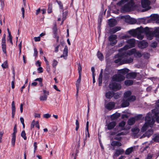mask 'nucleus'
I'll list each match as a JSON object with an SVG mask.
<instances>
[{"label":"nucleus","mask_w":159,"mask_h":159,"mask_svg":"<svg viewBox=\"0 0 159 159\" xmlns=\"http://www.w3.org/2000/svg\"><path fill=\"white\" fill-rule=\"evenodd\" d=\"M153 155V154L152 152L148 153L145 159H152Z\"/></svg>","instance_id":"a18cd8bd"},{"label":"nucleus","mask_w":159,"mask_h":159,"mask_svg":"<svg viewBox=\"0 0 159 159\" xmlns=\"http://www.w3.org/2000/svg\"><path fill=\"white\" fill-rule=\"evenodd\" d=\"M150 2L148 0H142L141 5L142 7L145 8L144 10H142V11H144L149 9L150 8L149 6Z\"/></svg>","instance_id":"6e6552de"},{"label":"nucleus","mask_w":159,"mask_h":159,"mask_svg":"<svg viewBox=\"0 0 159 159\" xmlns=\"http://www.w3.org/2000/svg\"><path fill=\"white\" fill-rule=\"evenodd\" d=\"M131 93L129 91L125 92L124 93V98L127 100L131 95Z\"/></svg>","instance_id":"c85d7f7f"},{"label":"nucleus","mask_w":159,"mask_h":159,"mask_svg":"<svg viewBox=\"0 0 159 159\" xmlns=\"http://www.w3.org/2000/svg\"><path fill=\"white\" fill-rule=\"evenodd\" d=\"M57 2L59 5L60 8L61 9H63V7L62 2L60 1H57Z\"/></svg>","instance_id":"4d7b16f0"},{"label":"nucleus","mask_w":159,"mask_h":159,"mask_svg":"<svg viewBox=\"0 0 159 159\" xmlns=\"http://www.w3.org/2000/svg\"><path fill=\"white\" fill-rule=\"evenodd\" d=\"M109 88L110 89L115 91H116L120 89L121 86L120 85L116 82L112 81L109 85Z\"/></svg>","instance_id":"423d86ee"},{"label":"nucleus","mask_w":159,"mask_h":159,"mask_svg":"<svg viewBox=\"0 0 159 159\" xmlns=\"http://www.w3.org/2000/svg\"><path fill=\"white\" fill-rule=\"evenodd\" d=\"M124 152V151L122 149H116L114 154L113 156V158H115L119 155L122 154Z\"/></svg>","instance_id":"ddd939ff"},{"label":"nucleus","mask_w":159,"mask_h":159,"mask_svg":"<svg viewBox=\"0 0 159 159\" xmlns=\"http://www.w3.org/2000/svg\"><path fill=\"white\" fill-rule=\"evenodd\" d=\"M153 137V140L154 141L157 142H159V135L154 134Z\"/></svg>","instance_id":"473e14b6"},{"label":"nucleus","mask_w":159,"mask_h":159,"mask_svg":"<svg viewBox=\"0 0 159 159\" xmlns=\"http://www.w3.org/2000/svg\"><path fill=\"white\" fill-rule=\"evenodd\" d=\"M133 81L132 80H125V85H130L132 84Z\"/></svg>","instance_id":"58836bf2"},{"label":"nucleus","mask_w":159,"mask_h":159,"mask_svg":"<svg viewBox=\"0 0 159 159\" xmlns=\"http://www.w3.org/2000/svg\"><path fill=\"white\" fill-rule=\"evenodd\" d=\"M152 113L154 117L156 119V121L159 123V111L156 109L152 110Z\"/></svg>","instance_id":"f8f14e48"},{"label":"nucleus","mask_w":159,"mask_h":159,"mask_svg":"<svg viewBox=\"0 0 159 159\" xmlns=\"http://www.w3.org/2000/svg\"><path fill=\"white\" fill-rule=\"evenodd\" d=\"M123 59V63L124 64L130 63L133 62V58L131 57H122Z\"/></svg>","instance_id":"4468645a"},{"label":"nucleus","mask_w":159,"mask_h":159,"mask_svg":"<svg viewBox=\"0 0 159 159\" xmlns=\"http://www.w3.org/2000/svg\"><path fill=\"white\" fill-rule=\"evenodd\" d=\"M102 74L99 75L98 78V84L99 86L101 85L102 83Z\"/></svg>","instance_id":"5fc2aeb1"},{"label":"nucleus","mask_w":159,"mask_h":159,"mask_svg":"<svg viewBox=\"0 0 159 159\" xmlns=\"http://www.w3.org/2000/svg\"><path fill=\"white\" fill-rule=\"evenodd\" d=\"M97 56L98 58L101 61L103 59L104 57L103 55L99 52L97 53Z\"/></svg>","instance_id":"a19ab883"},{"label":"nucleus","mask_w":159,"mask_h":159,"mask_svg":"<svg viewBox=\"0 0 159 159\" xmlns=\"http://www.w3.org/2000/svg\"><path fill=\"white\" fill-rule=\"evenodd\" d=\"M128 20H129L128 22L131 24H134L135 23L137 24V20L134 19L129 18Z\"/></svg>","instance_id":"2f4dec72"},{"label":"nucleus","mask_w":159,"mask_h":159,"mask_svg":"<svg viewBox=\"0 0 159 159\" xmlns=\"http://www.w3.org/2000/svg\"><path fill=\"white\" fill-rule=\"evenodd\" d=\"M120 30L121 28L120 27H116L110 29L109 32L111 34H114Z\"/></svg>","instance_id":"5701e85b"},{"label":"nucleus","mask_w":159,"mask_h":159,"mask_svg":"<svg viewBox=\"0 0 159 159\" xmlns=\"http://www.w3.org/2000/svg\"><path fill=\"white\" fill-rule=\"evenodd\" d=\"M116 125V123L115 121H112L108 123L107 125V129L109 130H110L114 128Z\"/></svg>","instance_id":"a211bd4d"},{"label":"nucleus","mask_w":159,"mask_h":159,"mask_svg":"<svg viewBox=\"0 0 159 159\" xmlns=\"http://www.w3.org/2000/svg\"><path fill=\"white\" fill-rule=\"evenodd\" d=\"M137 24H144L145 23V20L143 19H139L137 20Z\"/></svg>","instance_id":"49530a36"},{"label":"nucleus","mask_w":159,"mask_h":159,"mask_svg":"<svg viewBox=\"0 0 159 159\" xmlns=\"http://www.w3.org/2000/svg\"><path fill=\"white\" fill-rule=\"evenodd\" d=\"M142 117V115H139L134 118H130L128 120V123L129 125H132L135 122L136 120H138L141 118Z\"/></svg>","instance_id":"9b49d317"},{"label":"nucleus","mask_w":159,"mask_h":159,"mask_svg":"<svg viewBox=\"0 0 159 159\" xmlns=\"http://www.w3.org/2000/svg\"><path fill=\"white\" fill-rule=\"evenodd\" d=\"M13 131L14 132L12 134V135H16V134L17 132L16 125L14 126V127L13 129Z\"/></svg>","instance_id":"13d9d810"},{"label":"nucleus","mask_w":159,"mask_h":159,"mask_svg":"<svg viewBox=\"0 0 159 159\" xmlns=\"http://www.w3.org/2000/svg\"><path fill=\"white\" fill-rule=\"evenodd\" d=\"M154 34L156 35L157 36H159V30H156L154 31Z\"/></svg>","instance_id":"774afa93"},{"label":"nucleus","mask_w":159,"mask_h":159,"mask_svg":"<svg viewBox=\"0 0 159 159\" xmlns=\"http://www.w3.org/2000/svg\"><path fill=\"white\" fill-rule=\"evenodd\" d=\"M148 31V27L143 28L140 27L136 29L130 30L129 31V33L134 37L137 36V38L141 40L143 38L144 35L143 34L145 33V32H147Z\"/></svg>","instance_id":"f257e3e1"},{"label":"nucleus","mask_w":159,"mask_h":159,"mask_svg":"<svg viewBox=\"0 0 159 159\" xmlns=\"http://www.w3.org/2000/svg\"><path fill=\"white\" fill-rule=\"evenodd\" d=\"M138 46L141 48H146L148 45V43L146 41L143 40L140 41L138 43Z\"/></svg>","instance_id":"f3484780"},{"label":"nucleus","mask_w":159,"mask_h":159,"mask_svg":"<svg viewBox=\"0 0 159 159\" xmlns=\"http://www.w3.org/2000/svg\"><path fill=\"white\" fill-rule=\"evenodd\" d=\"M2 66L4 69L8 68V65L7 64V61L6 60L4 61V63L2 64Z\"/></svg>","instance_id":"de8ad7c7"},{"label":"nucleus","mask_w":159,"mask_h":159,"mask_svg":"<svg viewBox=\"0 0 159 159\" xmlns=\"http://www.w3.org/2000/svg\"><path fill=\"white\" fill-rule=\"evenodd\" d=\"M2 52L5 54H7L6 45L2 44Z\"/></svg>","instance_id":"3c124183"},{"label":"nucleus","mask_w":159,"mask_h":159,"mask_svg":"<svg viewBox=\"0 0 159 159\" xmlns=\"http://www.w3.org/2000/svg\"><path fill=\"white\" fill-rule=\"evenodd\" d=\"M125 79V77L119 73L114 75L112 77V80L113 81H120L124 80Z\"/></svg>","instance_id":"1a4fd4ad"},{"label":"nucleus","mask_w":159,"mask_h":159,"mask_svg":"<svg viewBox=\"0 0 159 159\" xmlns=\"http://www.w3.org/2000/svg\"><path fill=\"white\" fill-rule=\"evenodd\" d=\"M133 150V148L131 147L127 149L125 151V154L126 155H129L131 153Z\"/></svg>","instance_id":"e433bc0d"},{"label":"nucleus","mask_w":159,"mask_h":159,"mask_svg":"<svg viewBox=\"0 0 159 159\" xmlns=\"http://www.w3.org/2000/svg\"><path fill=\"white\" fill-rule=\"evenodd\" d=\"M113 94L114 92L109 91L106 93L105 96L107 98H111L113 96Z\"/></svg>","instance_id":"c756f323"},{"label":"nucleus","mask_w":159,"mask_h":159,"mask_svg":"<svg viewBox=\"0 0 159 159\" xmlns=\"http://www.w3.org/2000/svg\"><path fill=\"white\" fill-rule=\"evenodd\" d=\"M7 41H10V43L12 45L13 44V43L12 41V37L11 34H9L7 37Z\"/></svg>","instance_id":"603ef678"},{"label":"nucleus","mask_w":159,"mask_h":159,"mask_svg":"<svg viewBox=\"0 0 159 159\" xmlns=\"http://www.w3.org/2000/svg\"><path fill=\"white\" fill-rule=\"evenodd\" d=\"M129 102L128 100L125 99L124 98L123 102L121 104L122 107H124L129 106Z\"/></svg>","instance_id":"cd10ccee"},{"label":"nucleus","mask_w":159,"mask_h":159,"mask_svg":"<svg viewBox=\"0 0 159 159\" xmlns=\"http://www.w3.org/2000/svg\"><path fill=\"white\" fill-rule=\"evenodd\" d=\"M128 44L125 45L121 49L127 50L134 47L135 41V39H131L127 41Z\"/></svg>","instance_id":"39448f33"},{"label":"nucleus","mask_w":159,"mask_h":159,"mask_svg":"<svg viewBox=\"0 0 159 159\" xmlns=\"http://www.w3.org/2000/svg\"><path fill=\"white\" fill-rule=\"evenodd\" d=\"M131 130L134 134H137L139 131V129L137 127H135L132 129Z\"/></svg>","instance_id":"f704fd0d"},{"label":"nucleus","mask_w":159,"mask_h":159,"mask_svg":"<svg viewBox=\"0 0 159 159\" xmlns=\"http://www.w3.org/2000/svg\"><path fill=\"white\" fill-rule=\"evenodd\" d=\"M136 99V98L135 96H130L127 99L129 102H133L135 101Z\"/></svg>","instance_id":"37998d69"},{"label":"nucleus","mask_w":159,"mask_h":159,"mask_svg":"<svg viewBox=\"0 0 159 159\" xmlns=\"http://www.w3.org/2000/svg\"><path fill=\"white\" fill-rule=\"evenodd\" d=\"M51 116V115L48 114H46L43 115V117L46 118H48Z\"/></svg>","instance_id":"338daca9"},{"label":"nucleus","mask_w":159,"mask_h":159,"mask_svg":"<svg viewBox=\"0 0 159 159\" xmlns=\"http://www.w3.org/2000/svg\"><path fill=\"white\" fill-rule=\"evenodd\" d=\"M58 63V62L56 60H54L52 64V66L53 67H55Z\"/></svg>","instance_id":"69168bd1"},{"label":"nucleus","mask_w":159,"mask_h":159,"mask_svg":"<svg viewBox=\"0 0 159 159\" xmlns=\"http://www.w3.org/2000/svg\"><path fill=\"white\" fill-rule=\"evenodd\" d=\"M68 52L67 47L65 46L63 50V54L60 57L61 58L63 57L64 59H66L65 57H66L67 56Z\"/></svg>","instance_id":"b1692460"},{"label":"nucleus","mask_w":159,"mask_h":159,"mask_svg":"<svg viewBox=\"0 0 159 159\" xmlns=\"http://www.w3.org/2000/svg\"><path fill=\"white\" fill-rule=\"evenodd\" d=\"M129 70L127 68H124L119 70L118 71V73L123 75L129 72Z\"/></svg>","instance_id":"a878e982"},{"label":"nucleus","mask_w":159,"mask_h":159,"mask_svg":"<svg viewBox=\"0 0 159 159\" xmlns=\"http://www.w3.org/2000/svg\"><path fill=\"white\" fill-rule=\"evenodd\" d=\"M155 109H156L159 111V99L156 102V108Z\"/></svg>","instance_id":"0e129e2a"},{"label":"nucleus","mask_w":159,"mask_h":159,"mask_svg":"<svg viewBox=\"0 0 159 159\" xmlns=\"http://www.w3.org/2000/svg\"><path fill=\"white\" fill-rule=\"evenodd\" d=\"M52 3H49L48 9V13H50L52 12Z\"/></svg>","instance_id":"09e8293b"},{"label":"nucleus","mask_w":159,"mask_h":159,"mask_svg":"<svg viewBox=\"0 0 159 159\" xmlns=\"http://www.w3.org/2000/svg\"><path fill=\"white\" fill-rule=\"evenodd\" d=\"M21 136L24 140H26L27 139V137L26 136V134L25 130L22 131L21 134Z\"/></svg>","instance_id":"8fccbe9b"},{"label":"nucleus","mask_w":159,"mask_h":159,"mask_svg":"<svg viewBox=\"0 0 159 159\" xmlns=\"http://www.w3.org/2000/svg\"><path fill=\"white\" fill-rule=\"evenodd\" d=\"M34 56H35V57H36L38 56V52L37 49L36 48H34Z\"/></svg>","instance_id":"bf43d9fd"},{"label":"nucleus","mask_w":159,"mask_h":159,"mask_svg":"<svg viewBox=\"0 0 159 159\" xmlns=\"http://www.w3.org/2000/svg\"><path fill=\"white\" fill-rule=\"evenodd\" d=\"M145 34H146L147 38L149 40H151L152 39L154 34L151 32L149 31V29L148 28V31L147 32H145Z\"/></svg>","instance_id":"6ab92c4d"},{"label":"nucleus","mask_w":159,"mask_h":159,"mask_svg":"<svg viewBox=\"0 0 159 159\" xmlns=\"http://www.w3.org/2000/svg\"><path fill=\"white\" fill-rule=\"evenodd\" d=\"M11 144L14 146L15 144L16 141V135H12Z\"/></svg>","instance_id":"4c0bfd02"},{"label":"nucleus","mask_w":159,"mask_h":159,"mask_svg":"<svg viewBox=\"0 0 159 159\" xmlns=\"http://www.w3.org/2000/svg\"><path fill=\"white\" fill-rule=\"evenodd\" d=\"M117 36L115 34L111 35L109 37V40L110 42V44L112 46L115 45L117 42Z\"/></svg>","instance_id":"9d476101"},{"label":"nucleus","mask_w":159,"mask_h":159,"mask_svg":"<svg viewBox=\"0 0 159 159\" xmlns=\"http://www.w3.org/2000/svg\"><path fill=\"white\" fill-rule=\"evenodd\" d=\"M153 133V131L151 129H150L146 132L145 134V135L146 136H147L148 137H149Z\"/></svg>","instance_id":"72a5a7b5"},{"label":"nucleus","mask_w":159,"mask_h":159,"mask_svg":"<svg viewBox=\"0 0 159 159\" xmlns=\"http://www.w3.org/2000/svg\"><path fill=\"white\" fill-rule=\"evenodd\" d=\"M83 139L84 145H85L86 141L87 139V137H89V122L87 121L86 123V127L85 131L83 133Z\"/></svg>","instance_id":"0eeeda50"},{"label":"nucleus","mask_w":159,"mask_h":159,"mask_svg":"<svg viewBox=\"0 0 159 159\" xmlns=\"http://www.w3.org/2000/svg\"><path fill=\"white\" fill-rule=\"evenodd\" d=\"M111 145L113 147L117 146L119 147L121 146L122 144L121 143L118 141H114L111 142Z\"/></svg>","instance_id":"bb28decb"},{"label":"nucleus","mask_w":159,"mask_h":159,"mask_svg":"<svg viewBox=\"0 0 159 159\" xmlns=\"http://www.w3.org/2000/svg\"><path fill=\"white\" fill-rule=\"evenodd\" d=\"M125 3L122 7V10L125 12L129 11L133 9L134 6L133 0H121L117 3V4L121 5Z\"/></svg>","instance_id":"f03ea898"},{"label":"nucleus","mask_w":159,"mask_h":159,"mask_svg":"<svg viewBox=\"0 0 159 159\" xmlns=\"http://www.w3.org/2000/svg\"><path fill=\"white\" fill-rule=\"evenodd\" d=\"M48 96L46 95H43L40 96L39 99L41 101H46L47 98Z\"/></svg>","instance_id":"79ce46f5"},{"label":"nucleus","mask_w":159,"mask_h":159,"mask_svg":"<svg viewBox=\"0 0 159 159\" xmlns=\"http://www.w3.org/2000/svg\"><path fill=\"white\" fill-rule=\"evenodd\" d=\"M53 32L54 34V37L57 39V42H58L59 41V37L57 35V30L56 23L54 24V26L53 28Z\"/></svg>","instance_id":"2eb2a0df"},{"label":"nucleus","mask_w":159,"mask_h":159,"mask_svg":"<svg viewBox=\"0 0 159 159\" xmlns=\"http://www.w3.org/2000/svg\"><path fill=\"white\" fill-rule=\"evenodd\" d=\"M120 116V114L119 113H115L111 116V119L112 120H114L118 118Z\"/></svg>","instance_id":"7c9ffc66"},{"label":"nucleus","mask_w":159,"mask_h":159,"mask_svg":"<svg viewBox=\"0 0 159 159\" xmlns=\"http://www.w3.org/2000/svg\"><path fill=\"white\" fill-rule=\"evenodd\" d=\"M151 116L149 114L146 117L145 122L141 130L143 132L145 131L147 129L150 127L151 128L154 124L155 121L154 119L151 117Z\"/></svg>","instance_id":"7ed1b4c3"},{"label":"nucleus","mask_w":159,"mask_h":159,"mask_svg":"<svg viewBox=\"0 0 159 159\" xmlns=\"http://www.w3.org/2000/svg\"><path fill=\"white\" fill-rule=\"evenodd\" d=\"M115 103L113 102H111L107 104L106 106V108L108 110L112 109L115 106Z\"/></svg>","instance_id":"412c9836"},{"label":"nucleus","mask_w":159,"mask_h":159,"mask_svg":"<svg viewBox=\"0 0 159 159\" xmlns=\"http://www.w3.org/2000/svg\"><path fill=\"white\" fill-rule=\"evenodd\" d=\"M120 53L122 54V52H121L118 54V56H119V57L115 61V62L116 63H118L121 65L124 63H123V59H122L123 58L120 55Z\"/></svg>","instance_id":"aec40b11"},{"label":"nucleus","mask_w":159,"mask_h":159,"mask_svg":"<svg viewBox=\"0 0 159 159\" xmlns=\"http://www.w3.org/2000/svg\"><path fill=\"white\" fill-rule=\"evenodd\" d=\"M0 9L1 8V9H2L4 6V2H3V0H0Z\"/></svg>","instance_id":"052dcab7"},{"label":"nucleus","mask_w":159,"mask_h":159,"mask_svg":"<svg viewBox=\"0 0 159 159\" xmlns=\"http://www.w3.org/2000/svg\"><path fill=\"white\" fill-rule=\"evenodd\" d=\"M153 17V19L156 20V23L159 24V16L157 14L154 15Z\"/></svg>","instance_id":"ea45409f"},{"label":"nucleus","mask_w":159,"mask_h":159,"mask_svg":"<svg viewBox=\"0 0 159 159\" xmlns=\"http://www.w3.org/2000/svg\"><path fill=\"white\" fill-rule=\"evenodd\" d=\"M35 125V121L34 120H33L31 122L30 125V129H32L34 127V125Z\"/></svg>","instance_id":"680f3d73"},{"label":"nucleus","mask_w":159,"mask_h":159,"mask_svg":"<svg viewBox=\"0 0 159 159\" xmlns=\"http://www.w3.org/2000/svg\"><path fill=\"white\" fill-rule=\"evenodd\" d=\"M108 23L110 27H113L116 24V21L114 19H110L108 20Z\"/></svg>","instance_id":"4be33fe9"},{"label":"nucleus","mask_w":159,"mask_h":159,"mask_svg":"<svg viewBox=\"0 0 159 159\" xmlns=\"http://www.w3.org/2000/svg\"><path fill=\"white\" fill-rule=\"evenodd\" d=\"M125 123L124 121H122L119 124V125L121 127H123L125 125Z\"/></svg>","instance_id":"e2e57ef3"},{"label":"nucleus","mask_w":159,"mask_h":159,"mask_svg":"<svg viewBox=\"0 0 159 159\" xmlns=\"http://www.w3.org/2000/svg\"><path fill=\"white\" fill-rule=\"evenodd\" d=\"M78 70L79 74V76H81V71L82 70V68L80 64H78Z\"/></svg>","instance_id":"864d4df0"},{"label":"nucleus","mask_w":159,"mask_h":159,"mask_svg":"<svg viewBox=\"0 0 159 159\" xmlns=\"http://www.w3.org/2000/svg\"><path fill=\"white\" fill-rule=\"evenodd\" d=\"M126 50L124 49H121L119 50V51L122 52V54L120 53V55L121 57H126L128 55L130 56L133 54L134 55L136 51L135 48H133L128 51H126Z\"/></svg>","instance_id":"20e7f679"},{"label":"nucleus","mask_w":159,"mask_h":159,"mask_svg":"<svg viewBox=\"0 0 159 159\" xmlns=\"http://www.w3.org/2000/svg\"><path fill=\"white\" fill-rule=\"evenodd\" d=\"M137 76V74L135 72H131L128 74L126 75V77L128 78H135Z\"/></svg>","instance_id":"393cba45"},{"label":"nucleus","mask_w":159,"mask_h":159,"mask_svg":"<svg viewBox=\"0 0 159 159\" xmlns=\"http://www.w3.org/2000/svg\"><path fill=\"white\" fill-rule=\"evenodd\" d=\"M68 12L67 11H65L63 13L62 17V20L64 21L66 18V16L67 15Z\"/></svg>","instance_id":"c03bdc74"},{"label":"nucleus","mask_w":159,"mask_h":159,"mask_svg":"<svg viewBox=\"0 0 159 159\" xmlns=\"http://www.w3.org/2000/svg\"><path fill=\"white\" fill-rule=\"evenodd\" d=\"M81 80V76H79L76 82V86L77 89V92L76 94V96L78 97V93L79 89L80 87V84Z\"/></svg>","instance_id":"dca6fc26"},{"label":"nucleus","mask_w":159,"mask_h":159,"mask_svg":"<svg viewBox=\"0 0 159 159\" xmlns=\"http://www.w3.org/2000/svg\"><path fill=\"white\" fill-rule=\"evenodd\" d=\"M12 117L13 118L14 117V116L16 112V107H12Z\"/></svg>","instance_id":"6e6d98bb"},{"label":"nucleus","mask_w":159,"mask_h":159,"mask_svg":"<svg viewBox=\"0 0 159 159\" xmlns=\"http://www.w3.org/2000/svg\"><path fill=\"white\" fill-rule=\"evenodd\" d=\"M142 56V54L139 51H137L136 50V52H135L134 56L137 58H140Z\"/></svg>","instance_id":"c9c22d12"}]
</instances>
